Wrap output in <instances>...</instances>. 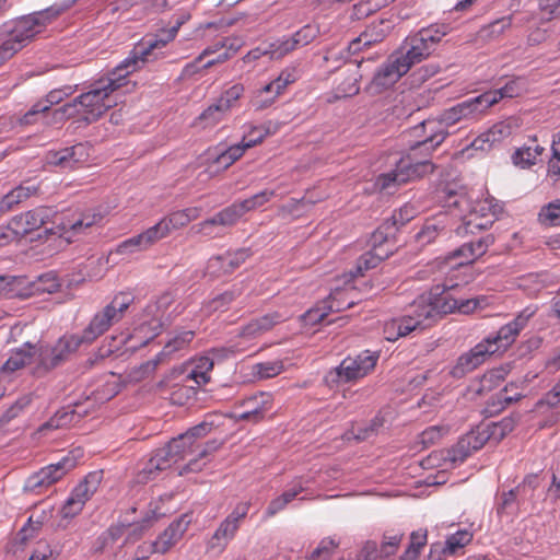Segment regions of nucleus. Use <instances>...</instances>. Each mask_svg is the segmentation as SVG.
I'll list each match as a JSON object with an SVG mask.
<instances>
[{
  "label": "nucleus",
  "instance_id": "47",
  "mask_svg": "<svg viewBox=\"0 0 560 560\" xmlns=\"http://www.w3.org/2000/svg\"><path fill=\"white\" fill-rule=\"evenodd\" d=\"M402 538L404 533L395 530L385 532L380 545L382 557L387 558L394 555L398 550Z\"/></svg>",
  "mask_w": 560,
  "mask_h": 560
},
{
  "label": "nucleus",
  "instance_id": "63",
  "mask_svg": "<svg viewBox=\"0 0 560 560\" xmlns=\"http://www.w3.org/2000/svg\"><path fill=\"white\" fill-rule=\"evenodd\" d=\"M80 114V109H75V104L67 103L63 106L55 109L51 113V118L47 119L45 124H60L67 119L74 117Z\"/></svg>",
  "mask_w": 560,
  "mask_h": 560
},
{
  "label": "nucleus",
  "instance_id": "31",
  "mask_svg": "<svg viewBox=\"0 0 560 560\" xmlns=\"http://www.w3.org/2000/svg\"><path fill=\"white\" fill-rule=\"evenodd\" d=\"M34 345L25 342L22 348L13 350L9 359L3 364L2 371L14 372L25 366L34 357Z\"/></svg>",
  "mask_w": 560,
  "mask_h": 560
},
{
  "label": "nucleus",
  "instance_id": "54",
  "mask_svg": "<svg viewBox=\"0 0 560 560\" xmlns=\"http://www.w3.org/2000/svg\"><path fill=\"white\" fill-rule=\"evenodd\" d=\"M298 48L299 47L293 43L292 37L278 39L268 45V51L271 59H280Z\"/></svg>",
  "mask_w": 560,
  "mask_h": 560
},
{
  "label": "nucleus",
  "instance_id": "12",
  "mask_svg": "<svg viewBox=\"0 0 560 560\" xmlns=\"http://www.w3.org/2000/svg\"><path fill=\"white\" fill-rule=\"evenodd\" d=\"M51 214L50 208L38 207L13 217L8 224V229L14 236L22 237L45 225L50 220Z\"/></svg>",
  "mask_w": 560,
  "mask_h": 560
},
{
  "label": "nucleus",
  "instance_id": "10",
  "mask_svg": "<svg viewBox=\"0 0 560 560\" xmlns=\"http://www.w3.org/2000/svg\"><path fill=\"white\" fill-rule=\"evenodd\" d=\"M102 481L101 471L90 472L71 492L66 501L62 513L65 517L80 513L85 502L96 492Z\"/></svg>",
  "mask_w": 560,
  "mask_h": 560
},
{
  "label": "nucleus",
  "instance_id": "41",
  "mask_svg": "<svg viewBox=\"0 0 560 560\" xmlns=\"http://www.w3.org/2000/svg\"><path fill=\"white\" fill-rule=\"evenodd\" d=\"M538 221L546 226H559L560 225V199L545 205L539 213Z\"/></svg>",
  "mask_w": 560,
  "mask_h": 560
},
{
  "label": "nucleus",
  "instance_id": "30",
  "mask_svg": "<svg viewBox=\"0 0 560 560\" xmlns=\"http://www.w3.org/2000/svg\"><path fill=\"white\" fill-rule=\"evenodd\" d=\"M38 188L36 186L20 185L4 195L0 201V211H11L15 206L23 202L31 196L36 195Z\"/></svg>",
  "mask_w": 560,
  "mask_h": 560
},
{
  "label": "nucleus",
  "instance_id": "27",
  "mask_svg": "<svg viewBox=\"0 0 560 560\" xmlns=\"http://www.w3.org/2000/svg\"><path fill=\"white\" fill-rule=\"evenodd\" d=\"M522 92V84L518 79L509 80L502 88L487 91L480 94L486 109L497 104L502 98L518 96Z\"/></svg>",
  "mask_w": 560,
  "mask_h": 560
},
{
  "label": "nucleus",
  "instance_id": "43",
  "mask_svg": "<svg viewBox=\"0 0 560 560\" xmlns=\"http://www.w3.org/2000/svg\"><path fill=\"white\" fill-rule=\"evenodd\" d=\"M139 235L141 237V241H142V244H143L145 250L149 249L150 247H152L159 241L168 236L167 228H166V225L162 224L161 221H159L153 226L147 229Z\"/></svg>",
  "mask_w": 560,
  "mask_h": 560
},
{
  "label": "nucleus",
  "instance_id": "21",
  "mask_svg": "<svg viewBox=\"0 0 560 560\" xmlns=\"http://www.w3.org/2000/svg\"><path fill=\"white\" fill-rule=\"evenodd\" d=\"M389 31L386 21L370 24L357 38L349 43L348 49L351 54H355L361 46L370 47L385 39Z\"/></svg>",
  "mask_w": 560,
  "mask_h": 560
},
{
  "label": "nucleus",
  "instance_id": "53",
  "mask_svg": "<svg viewBox=\"0 0 560 560\" xmlns=\"http://www.w3.org/2000/svg\"><path fill=\"white\" fill-rule=\"evenodd\" d=\"M283 369V362L276 360L257 363L254 365L253 371L259 378H271L279 375Z\"/></svg>",
  "mask_w": 560,
  "mask_h": 560
},
{
  "label": "nucleus",
  "instance_id": "45",
  "mask_svg": "<svg viewBox=\"0 0 560 560\" xmlns=\"http://www.w3.org/2000/svg\"><path fill=\"white\" fill-rule=\"evenodd\" d=\"M420 32L422 40L429 42L430 45L436 47L442 38L451 32V26L448 24H432L428 27H422Z\"/></svg>",
  "mask_w": 560,
  "mask_h": 560
},
{
  "label": "nucleus",
  "instance_id": "37",
  "mask_svg": "<svg viewBox=\"0 0 560 560\" xmlns=\"http://www.w3.org/2000/svg\"><path fill=\"white\" fill-rule=\"evenodd\" d=\"M74 417L75 410L71 406L62 408L61 410H58L47 422L42 424L39 431L67 427L74 421Z\"/></svg>",
  "mask_w": 560,
  "mask_h": 560
},
{
  "label": "nucleus",
  "instance_id": "48",
  "mask_svg": "<svg viewBox=\"0 0 560 560\" xmlns=\"http://www.w3.org/2000/svg\"><path fill=\"white\" fill-rule=\"evenodd\" d=\"M33 397L31 394L19 397L0 417V425L9 423L15 419L26 407L31 405Z\"/></svg>",
  "mask_w": 560,
  "mask_h": 560
},
{
  "label": "nucleus",
  "instance_id": "20",
  "mask_svg": "<svg viewBox=\"0 0 560 560\" xmlns=\"http://www.w3.org/2000/svg\"><path fill=\"white\" fill-rule=\"evenodd\" d=\"M102 219L101 212L90 209L79 214H73L72 218H66L59 225L63 234H69L68 237H72L84 233L86 229L97 224Z\"/></svg>",
  "mask_w": 560,
  "mask_h": 560
},
{
  "label": "nucleus",
  "instance_id": "26",
  "mask_svg": "<svg viewBox=\"0 0 560 560\" xmlns=\"http://www.w3.org/2000/svg\"><path fill=\"white\" fill-rule=\"evenodd\" d=\"M431 299L427 292L420 294L410 305L409 313L420 319L422 327H429L439 318L432 307Z\"/></svg>",
  "mask_w": 560,
  "mask_h": 560
},
{
  "label": "nucleus",
  "instance_id": "34",
  "mask_svg": "<svg viewBox=\"0 0 560 560\" xmlns=\"http://www.w3.org/2000/svg\"><path fill=\"white\" fill-rule=\"evenodd\" d=\"M61 282L54 271L40 275L31 282V294L55 293L59 291Z\"/></svg>",
  "mask_w": 560,
  "mask_h": 560
},
{
  "label": "nucleus",
  "instance_id": "24",
  "mask_svg": "<svg viewBox=\"0 0 560 560\" xmlns=\"http://www.w3.org/2000/svg\"><path fill=\"white\" fill-rule=\"evenodd\" d=\"M83 154V145L75 144L63 148L58 151L51 150L46 154V162L49 165L59 166L61 168H73Z\"/></svg>",
  "mask_w": 560,
  "mask_h": 560
},
{
  "label": "nucleus",
  "instance_id": "61",
  "mask_svg": "<svg viewBox=\"0 0 560 560\" xmlns=\"http://www.w3.org/2000/svg\"><path fill=\"white\" fill-rule=\"evenodd\" d=\"M299 79V71L295 67H288L283 69L280 74L275 79L276 96L282 94L288 85L294 83Z\"/></svg>",
  "mask_w": 560,
  "mask_h": 560
},
{
  "label": "nucleus",
  "instance_id": "8",
  "mask_svg": "<svg viewBox=\"0 0 560 560\" xmlns=\"http://www.w3.org/2000/svg\"><path fill=\"white\" fill-rule=\"evenodd\" d=\"M31 39L27 30L18 20L3 23L0 26V65L12 58Z\"/></svg>",
  "mask_w": 560,
  "mask_h": 560
},
{
  "label": "nucleus",
  "instance_id": "19",
  "mask_svg": "<svg viewBox=\"0 0 560 560\" xmlns=\"http://www.w3.org/2000/svg\"><path fill=\"white\" fill-rule=\"evenodd\" d=\"M186 517L187 515H183L172 522L164 532L159 535L156 540L153 541V550H155L156 553H166L182 539L190 523Z\"/></svg>",
  "mask_w": 560,
  "mask_h": 560
},
{
  "label": "nucleus",
  "instance_id": "58",
  "mask_svg": "<svg viewBox=\"0 0 560 560\" xmlns=\"http://www.w3.org/2000/svg\"><path fill=\"white\" fill-rule=\"evenodd\" d=\"M393 325L396 326L397 335L399 337H405L418 328L424 329V327H422V324L420 323V319L413 317L410 313H408L407 315L402 316L397 320H394Z\"/></svg>",
  "mask_w": 560,
  "mask_h": 560
},
{
  "label": "nucleus",
  "instance_id": "36",
  "mask_svg": "<svg viewBox=\"0 0 560 560\" xmlns=\"http://www.w3.org/2000/svg\"><path fill=\"white\" fill-rule=\"evenodd\" d=\"M428 532L425 529L415 530L410 534V542L405 550L400 560H413L419 555L421 549L427 545Z\"/></svg>",
  "mask_w": 560,
  "mask_h": 560
},
{
  "label": "nucleus",
  "instance_id": "9",
  "mask_svg": "<svg viewBox=\"0 0 560 560\" xmlns=\"http://www.w3.org/2000/svg\"><path fill=\"white\" fill-rule=\"evenodd\" d=\"M31 39L27 30L18 20L3 23L0 26V65L12 58Z\"/></svg>",
  "mask_w": 560,
  "mask_h": 560
},
{
  "label": "nucleus",
  "instance_id": "14",
  "mask_svg": "<svg viewBox=\"0 0 560 560\" xmlns=\"http://www.w3.org/2000/svg\"><path fill=\"white\" fill-rule=\"evenodd\" d=\"M70 8L71 2L63 1L60 3H54L47 9L23 16L18 21L21 23V25L25 26L30 37L34 38L35 35L40 33L47 24L51 23Z\"/></svg>",
  "mask_w": 560,
  "mask_h": 560
},
{
  "label": "nucleus",
  "instance_id": "55",
  "mask_svg": "<svg viewBox=\"0 0 560 560\" xmlns=\"http://www.w3.org/2000/svg\"><path fill=\"white\" fill-rule=\"evenodd\" d=\"M156 520L154 512L151 511L147 514L145 517L142 518L139 523L126 524L127 529H129L128 536L125 542L135 541L139 539L143 533L151 526L152 522Z\"/></svg>",
  "mask_w": 560,
  "mask_h": 560
},
{
  "label": "nucleus",
  "instance_id": "18",
  "mask_svg": "<svg viewBox=\"0 0 560 560\" xmlns=\"http://www.w3.org/2000/svg\"><path fill=\"white\" fill-rule=\"evenodd\" d=\"M116 322L113 316L109 314L107 308L104 307L101 312L93 316L89 325L83 329L81 334H72L71 337L75 339L79 348L82 345H91L100 336L106 332Z\"/></svg>",
  "mask_w": 560,
  "mask_h": 560
},
{
  "label": "nucleus",
  "instance_id": "44",
  "mask_svg": "<svg viewBox=\"0 0 560 560\" xmlns=\"http://www.w3.org/2000/svg\"><path fill=\"white\" fill-rule=\"evenodd\" d=\"M273 196H275L273 190L265 189V190L252 196L250 198L244 199L242 201H236V203L244 215L245 213H247L258 207L264 206Z\"/></svg>",
  "mask_w": 560,
  "mask_h": 560
},
{
  "label": "nucleus",
  "instance_id": "22",
  "mask_svg": "<svg viewBox=\"0 0 560 560\" xmlns=\"http://www.w3.org/2000/svg\"><path fill=\"white\" fill-rule=\"evenodd\" d=\"M372 242V249L358 258L357 267L360 273L376 268L383 259L393 254L395 245L392 242H375L374 235Z\"/></svg>",
  "mask_w": 560,
  "mask_h": 560
},
{
  "label": "nucleus",
  "instance_id": "49",
  "mask_svg": "<svg viewBox=\"0 0 560 560\" xmlns=\"http://www.w3.org/2000/svg\"><path fill=\"white\" fill-rule=\"evenodd\" d=\"M442 232L446 233L445 226L434 221H427L423 228L417 233L416 238L421 245L431 244Z\"/></svg>",
  "mask_w": 560,
  "mask_h": 560
},
{
  "label": "nucleus",
  "instance_id": "46",
  "mask_svg": "<svg viewBox=\"0 0 560 560\" xmlns=\"http://www.w3.org/2000/svg\"><path fill=\"white\" fill-rule=\"evenodd\" d=\"M166 445L177 462L195 452L192 442L184 438V434L171 440Z\"/></svg>",
  "mask_w": 560,
  "mask_h": 560
},
{
  "label": "nucleus",
  "instance_id": "57",
  "mask_svg": "<svg viewBox=\"0 0 560 560\" xmlns=\"http://www.w3.org/2000/svg\"><path fill=\"white\" fill-rule=\"evenodd\" d=\"M472 539V535L467 530H458L447 537L444 542V549L448 550L450 555H454L458 549L468 545Z\"/></svg>",
  "mask_w": 560,
  "mask_h": 560
},
{
  "label": "nucleus",
  "instance_id": "13",
  "mask_svg": "<svg viewBox=\"0 0 560 560\" xmlns=\"http://www.w3.org/2000/svg\"><path fill=\"white\" fill-rule=\"evenodd\" d=\"M418 211L412 205H405L394 211L392 217L385 220L374 232L375 242H392L396 245V234L401 226L411 221Z\"/></svg>",
  "mask_w": 560,
  "mask_h": 560
},
{
  "label": "nucleus",
  "instance_id": "50",
  "mask_svg": "<svg viewBox=\"0 0 560 560\" xmlns=\"http://www.w3.org/2000/svg\"><path fill=\"white\" fill-rule=\"evenodd\" d=\"M491 432L486 425L477 427L467 434L463 435L466 442L469 441V447L476 452L480 450L491 438Z\"/></svg>",
  "mask_w": 560,
  "mask_h": 560
},
{
  "label": "nucleus",
  "instance_id": "15",
  "mask_svg": "<svg viewBox=\"0 0 560 560\" xmlns=\"http://www.w3.org/2000/svg\"><path fill=\"white\" fill-rule=\"evenodd\" d=\"M195 332L192 330H185L176 334L170 339L162 351L152 360L141 364L140 371L142 375H149L155 371L158 365L165 359L171 358L175 352L186 349L192 341Z\"/></svg>",
  "mask_w": 560,
  "mask_h": 560
},
{
  "label": "nucleus",
  "instance_id": "32",
  "mask_svg": "<svg viewBox=\"0 0 560 560\" xmlns=\"http://www.w3.org/2000/svg\"><path fill=\"white\" fill-rule=\"evenodd\" d=\"M536 141V138H534L532 140V144L523 145L514 152L512 159L515 165L526 168L536 163L537 158L540 156L545 151V148L537 144Z\"/></svg>",
  "mask_w": 560,
  "mask_h": 560
},
{
  "label": "nucleus",
  "instance_id": "23",
  "mask_svg": "<svg viewBox=\"0 0 560 560\" xmlns=\"http://www.w3.org/2000/svg\"><path fill=\"white\" fill-rule=\"evenodd\" d=\"M253 252L250 248H238L234 252H226L222 255L213 256L209 261V267H217V270L222 273H232L240 268L249 257Z\"/></svg>",
  "mask_w": 560,
  "mask_h": 560
},
{
  "label": "nucleus",
  "instance_id": "52",
  "mask_svg": "<svg viewBox=\"0 0 560 560\" xmlns=\"http://www.w3.org/2000/svg\"><path fill=\"white\" fill-rule=\"evenodd\" d=\"M517 420L514 417H505L499 422H492L486 424V428L490 430L491 438L495 441L502 440L506 434L512 432L516 425Z\"/></svg>",
  "mask_w": 560,
  "mask_h": 560
},
{
  "label": "nucleus",
  "instance_id": "60",
  "mask_svg": "<svg viewBox=\"0 0 560 560\" xmlns=\"http://www.w3.org/2000/svg\"><path fill=\"white\" fill-rule=\"evenodd\" d=\"M197 395V388L192 385H180L174 387L171 394V400L175 405H186L190 400L195 399Z\"/></svg>",
  "mask_w": 560,
  "mask_h": 560
},
{
  "label": "nucleus",
  "instance_id": "29",
  "mask_svg": "<svg viewBox=\"0 0 560 560\" xmlns=\"http://www.w3.org/2000/svg\"><path fill=\"white\" fill-rule=\"evenodd\" d=\"M242 217L243 213L235 201L211 217L209 224H214L223 234L225 229L234 226Z\"/></svg>",
  "mask_w": 560,
  "mask_h": 560
},
{
  "label": "nucleus",
  "instance_id": "2",
  "mask_svg": "<svg viewBox=\"0 0 560 560\" xmlns=\"http://www.w3.org/2000/svg\"><path fill=\"white\" fill-rule=\"evenodd\" d=\"M176 34V28L167 31L164 37L149 38L139 43L129 57L113 70L90 85V90L77 96L71 104L82 110L89 122L100 119L109 108L116 105L112 94L127 84V77L137 70L139 62L148 60L154 49L164 47Z\"/></svg>",
  "mask_w": 560,
  "mask_h": 560
},
{
  "label": "nucleus",
  "instance_id": "38",
  "mask_svg": "<svg viewBox=\"0 0 560 560\" xmlns=\"http://www.w3.org/2000/svg\"><path fill=\"white\" fill-rule=\"evenodd\" d=\"M472 452L469 447V441L466 442L464 436H462L454 446L445 451L444 460L456 466L463 463Z\"/></svg>",
  "mask_w": 560,
  "mask_h": 560
},
{
  "label": "nucleus",
  "instance_id": "64",
  "mask_svg": "<svg viewBox=\"0 0 560 560\" xmlns=\"http://www.w3.org/2000/svg\"><path fill=\"white\" fill-rule=\"evenodd\" d=\"M229 112L230 110L225 108L220 98H218L215 103L211 104L207 109L202 112V114L199 116V119L215 124L220 121Z\"/></svg>",
  "mask_w": 560,
  "mask_h": 560
},
{
  "label": "nucleus",
  "instance_id": "62",
  "mask_svg": "<svg viewBox=\"0 0 560 560\" xmlns=\"http://www.w3.org/2000/svg\"><path fill=\"white\" fill-rule=\"evenodd\" d=\"M163 471L159 463L152 457L144 464V466L138 471L136 481L138 483L145 485L151 480H154L160 472Z\"/></svg>",
  "mask_w": 560,
  "mask_h": 560
},
{
  "label": "nucleus",
  "instance_id": "5",
  "mask_svg": "<svg viewBox=\"0 0 560 560\" xmlns=\"http://www.w3.org/2000/svg\"><path fill=\"white\" fill-rule=\"evenodd\" d=\"M79 349L75 339L71 335H65L58 339L54 346L35 347L34 355L35 365L33 368V375L36 377H44L49 372L65 363L71 353Z\"/></svg>",
  "mask_w": 560,
  "mask_h": 560
},
{
  "label": "nucleus",
  "instance_id": "28",
  "mask_svg": "<svg viewBox=\"0 0 560 560\" xmlns=\"http://www.w3.org/2000/svg\"><path fill=\"white\" fill-rule=\"evenodd\" d=\"M238 527L240 525L236 522L226 516L209 540L208 548L211 550L218 549L219 551L224 550L228 541L235 536Z\"/></svg>",
  "mask_w": 560,
  "mask_h": 560
},
{
  "label": "nucleus",
  "instance_id": "51",
  "mask_svg": "<svg viewBox=\"0 0 560 560\" xmlns=\"http://www.w3.org/2000/svg\"><path fill=\"white\" fill-rule=\"evenodd\" d=\"M522 503L517 494L515 493V488L505 491L501 494L500 501L497 505V514H512Z\"/></svg>",
  "mask_w": 560,
  "mask_h": 560
},
{
  "label": "nucleus",
  "instance_id": "16",
  "mask_svg": "<svg viewBox=\"0 0 560 560\" xmlns=\"http://www.w3.org/2000/svg\"><path fill=\"white\" fill-rule=\"evenodd\" d=\"M272 397L271 394L259 392L241 402V407L244 411L235 413L236 420L252 421L254 423L259 422L264 419L265 415L271 410Z\"/></svg>",
  "mask_w": 560,
  "mask_h": 560
},
{
  "label": "nucleus",
  "instance_id": "6",
  "mask_svg": "<svg viewBox=\"0 0 560 560\" xmlns=\"http://www.w3.org/2000/svg\"><path fill=\"white\" fill-rule=\"evenodd\" d=\"M82 456V451L77 448L63 456L58 463L43 467L39 471L30 476L24 483L25 492L42 493V491L58 480L78 464V458Z\"/></svg>",
  "mask_w": 560,
  "mask_h": 560
},
{
  "label": "nucleus",
  "instance_id": "40",
  "mask_svg": "<svg viewBox=\"0 0 560 560\" xmlns=\"http://www.w3.org/2000/svg\"><path fill=\"white\" fill-rule=\"evenodd\" d=\"M494 222L492 219H482L477 217L476 212H470L469 215L465 219L462 225H459L455 232L459 236H464L467 234H474L475 230L487 229Z\"/></svg>",
  "mask_w": 560,
  "mask_h": 560
},
{
  "label": "nucleus",
  "instance_id": "4",
  "mask_svg": "<svg viewBox=\"0 0 560 560\" xmlns=\"http://www.w3.org/2000/svg\"><path fill=\"white\" fill-rule=\"evenodd\" d=\"M377 360L378 353L369 350L362 351L353 358L347 357L337 368L325 375L324 382L328 387L334 388L342 383L362 378L375 368Z\"/></svg>",
  "mask_w": 560,
  "mask_h": 560
},
{
  "label": "nucleus",
  "instance_id": "42",
  "mask_svg": "<svg viewBox=\"0 0 560 560\" xmlns=\"http://www.w3.org/2000/svg\"><path fill=\"white\" fill-rule=\"evenodd\" d=\"M213 362L209 358H201L199 364L186 376L187 381H194L197 386L207 384L210 381L209 371Z\"/></svg>",
  "mask_w": 560,
  "mask_h": 560
},
{
  "label": "nucleus",
  "instance_id": "3",
  "mask_svg": "<svg viewBox=\"0 0 560 560\" xmlns=\"http://www.w3.org/2000/svg\"><path fill=\"white\" fill-rule=\"evenodd\" d=\"M462 290L460 285L455 284H436L433 285L427 294L432 298L431 304L434 307L438 318L444 315L458 312L462 314H469L474 312L480 304L479 299H464L458 295Z\"/></svg>",
  "mask_w": 560,
  "mask_h": 560
},
{
  "label": "nucleus",
  "instance_id": "39",
  "mask_svg": "<svg viewBox=\"0 0 560 560\" xmlns=\"http://www.w3.org/2000/svg\"><path fill=\"white\" fill-rule=\"evenodd\" d=\"M512 25V16L498 19L480 30V36L483 39L492 40L501 36Z\"/></svg>",
  "mask_w": 560,
  "mask_h": 560
},
{
  "label": "nucleus",
  "instance_id": "33",
  "mask_svg": "<svg viewBox=\"0 0 560 560\" xmlns=\"http://www.w3.org/2000/svg\"><path fill=\"white\" fill-rule=\"evenodd\" d=\"M523 397V394L517 392V385L510 383L505 385L500 392H498L491 399L492 411L503 410L506 406L518 401Z\"/></svg>",
  "mask_w": 560,
  "mask_h": 560
},
{
  "label": "nucleus",
  "instance_id": "25",
  "mask_svg": "<svg viewBox=\"0 0 560 560\" xmlns=\"http://www.w3.org/2000/svg\"><path fill=\"white\" fill-rule=\"evenodd\" d=\"M410 47L405 54H399L405 62L410 63V68L428 58L434 50L435 47L430 45L429 42L421 39V32L418 31L413 36L409 37Z\"/></svg>",
  "mask_w": 560,
  "mask_h": 560
},
{
  "label": "nucleus",
  "instance_id": "11",
  "mask_svg": "<svg viewBox=\"0 0 560 560\" xmlns=\"http://www.w3.org/2000/svg\"><path fill=\"white\" fill-rule=\"evenodd\" d=\"M409 70L410 63L405 62V59L398 52L393 54L374 74L371 89L380 93L394 85Z\"/></svg>",
  "mask_w": 560,
  "mask_h": 560
},
{
  "label": "nucleus",
  "instance_id": "35",
  "mask_svg": "<svg viewBox=\"0 0 560 560\" xmlns=\"http://www.w3.org/2000/svg\"><path fill=\"white\" fill-rule=\"evenodd\" d=\"M340 545L339 540L332 537L323 538L318 546L305 557L306 560H331Z\"/></svg>",
  "mask_w": 560,
  "mask_h": 560
},
{
  "label": "nucleus",
  "instance_id": "1",
  "mask_svg": "<svg viewBox=\"0 0 560 560\" xmlns=\"http://www.w3.org/2000/svg\"><path fill=\"white\" fill-rule=\"evenodd\" d=\"M480 95L463 101L451 108L445 109L438 120H425L421 128L429 135L410 148V151L400 158L395 168L377 177V184L382 189L399 186L409 180L418 179L434 170V165L427 158L431 151L439 147L448 132L445 128L463 120L478 117L486 112Z\"/></svg>",
  "mask_w": 560,
  "mask_h": 560
},
{
  "label": "nucleus",
  "instance_id": "17",
  "mask_svg": "<svg viewBox=\"0 0 560 560\" xmlns=\"http://www.w3.org/2000/svg\"><path fill=\"white\" fill-rule=\"evenodd\" d=\"M490 355H492L491 350H489V348L486 347V343L481 340L468 352L463 353L457 359L450 373L455 378H462L466 374L476 370Z\"/></svg>",
  "mask_w": 560,
  "mask_h": 560
},
{
  "label": "nucleus",
  "instance_id": "56",
  "mask_svg": "<svg viewBox=\"0 0 560 560\" xmlns=\"http://www.w3.org/2000/svg\"><path fill=\"white\" fill-rule=\"evenodd\" d=\"M319 35V26L315 24H306L296 31L291 37L296 46L303 47L312 43Z\"/></svg>",
  "mask_w": 560,
  "mask_h": 560
},
{
  "label": "nucleus",
  "instance_id": "59",
  "mask_svg": "<svg viewBox=\"0 0 560 560\" xmlns=\"http://www.w3.org/2000/svg\"><path fill=\"white\" fill-rule=\"evenodd\" d=\"M75 91V88L67 85L61 89L51 90L45 98L39 100L44 107H47V113L50 110L52 105H57L63 101L65 97L70 96Z\"/></svg>",
  "mask_w": 560,
  "mask_h": 560
},
{
  "label": "nucleus",
  "instance_id": "7",
  "mask_svg": "<svg viewBox=\"0 0 560 560\" xmlns=\"http://www.w3.org/2000/svg\"><path fill=\"white\" fill-rule=\"evenodd\" d=\"M536 312V306H526L512 322L502 326L497 332L490 334L482 339V342L491 350L492 354L505 351L516 340L520 332L527 326L528 320Z\"/></svg>",
  "mask_w": 560,
  "mask_h": 560
}]
</instances>
